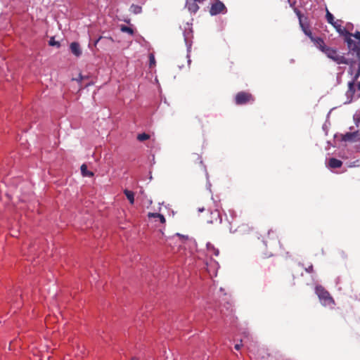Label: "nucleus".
I'll return each instance as SVG.
<instances>
[{"label": "nucleus", "mask_w": 360, "mask_h": 360, "mask_svg": "<svg viewBox=\"0 0 360 360\" xmlns=\"http://www.w3.org/2000/svg\"><path fill=\"white\" fill-rule=\"evenodd\" d=\"M226 8L224 4L219 0H216V1L212 4L210 10V13L212 15H214L221 13H224L226 11Z\"/></svg>", "instance_id": "7"}, {"label": "nucleus", "mask_w": 360, "mask_h": 360, "mask_svg": "<svg viewBox=\"0 0 360 360\" xmlns=\"http://www.w3.org/2000/svg\"><path fill=\"white\" fill-rule=\"evenodd\" d=\"M120 30L123 32H127V33H128V34H129L131 35L134 34L133 29L129 27H127V26H125V25H122L121 27H120Z\"/></svg>", "instance_id": "23"}, {"label": "nucleus", "mask_w": 360, "mask_h": 360, "mask_svg": "<svg viewBox=\"0 0 360 360\" xmlns=\"http://www.w3.org/2000/svg\"><path fill=\"white\" fill-rule=\"evenodd\" d=\"M71 52L77 57L82 55L80 46L77 42H72L70 46Z\"/></svg>", "instance_id": "11"}, {"label": "nucleus", "mask_w": 360, "mask_h": 360, "mask_svg": "<svg viewBox=\"0 0 360 360\" xmlns=\"http://www.w3.org/2000/svg\"><path fill=\"white\" fill-rule=\"evenodd\" d=\"M264 243L266 248L276 249L280 245L278 236L275 231H269L267 236L264 238Z\"/></svg>", "instance_id": "5"}, {"label": "nucleus", "mask_w": 360, "mask_h": 360, "mask_svg": "<svg viewBox=\"0 0 360 360\" xmlns=\"http://www.w3.org/2000/svg\"><path fill=\"white\" fill-rule=\"evenodd\" d=\"M354 119L356 123L360 122V114H356L354 117Z\"/></svg>", "instance_id": "28"}, {"label": "nucleus", "mask_w": 360, "mask_h": 360, "mask_svg": "<svg viewBox=\"0 0 360 360\" xmlns=\"http://www.w3.org/2000/svg\"><path fill=\"white\" fill-rule=\"evenodd\" d=\"M101 39V37H100L99 39H98L96 41H95V46L97 44V43L98 42V41Z\"/></svg>", "instance_id": "33"}, {"label": "nucleus", "mask_w": 360, "mask_h": 360, "mask_svg": "<svg viewBox=\"0 0 360 360\" xmlns=\"http://www.w3.org/2000/svg\"><path fill=\"white\" fill-rule=\"evenodd\" d=\"M131 360H139V359H136V357H132Z\"/></svg>", "instance_id": "34"}, {"label": "nucleus", "mask_w": 360, "mask_h": 360, "mask_svg": "<svg viewBox=\"0 0 360 360\" xmlns=\"http://www.w3.org/2000/svg\"><path fill=\"white\" fill-rule=\"evenodd\" d=\"M207 253L210 256L214 255V256L217 257L219 254V250L215 248V247L210 243H208L207 244Z\"/></svg>", "instance_id": "15"}, {"label": "nucleus", "mask_w": 360, "mask_h": 360, "mask_svg": "<svg viewBox=\"0 0 360 360\" xmlns=\"http://www.w3.org/2000/svg\"><path fill=\"white\" fill-rule=\"evenodd\" d=\"M149 138H150V136L146 133L139 134L137 136V139L139 141H144L146 140H148Z\"/></svg>", "instance_id": "24"}, {"label": "nucleus", "mask_w": 360, "mask_h": 360, "mask_svg": "<svg viewBox=\"0 0 360 360\" xmlns=\"http://www.w3.org/2000/svg\"><path fill=\"white\" fill-rule=\"evenodd\" d=\"M342 162L338 159L332 158H330L328 160V166L330 168H333V169L340 168L342 167Z\"/></svg>", "instance_id": "13"}, {"label": "nucleus", "mask_w": 360, "mask_h": 360, "mask_svg": "<svg viewBox=\"0 0 360 360\" xmlns=\"http://www.w3.org/2000/svg\"><path fill=\"white\" fill-rule=\"evenodd\" d=\"M49 44L51 46H56L57 47H59L60 46V42L58 41H56L53 37H51L49 40Z\"/></svg>", "instance_id": "26"}, {"label": "nucleus", "mask_w": 360, "mask_h": 360, "mask_svg": "<svg viewBox=\"0 0 360 360\" xmlns=\"http://www.w3.org/2000/svg\"><path fill=\"white\" fill-rule=\"evenodd\" d=\"M148 217L149 218H152V217H159V220L162 223V224H165L166 220H165V217L161 214H159V213H152V212H149L148 214Z\"/></svg>", "instance_id": "20"}, {"label": "nucleus", "mask_w": 360, "mask_h": 360, "mask_svg": "<svg viewBox=\"0 0 360 360\" xmlns=\"http://www.w3.org/2000/svg\"><path fill=\"white\" fill-rule=\"evenodd\" d=\"M305 271L307 273H312L314 271V267L313 265L311 264L307 267H305Z\"/></svg>", "instance_id": "27"}, {"label": "nucleus", "mask_w": 360, "mask_h": 360, "mask_svg": "<svg viewBox=\"0 0 360 360\" xmlns=\"http://www.w3.org/2000/svg\"><path fill=\"white\" fill-rule=\"evenodd\" d=\"M204 210H205L204 207L199 208L198 212H201L204 211Z\"/></svg>", "instance_id": "32"}, {"label": "nucleus", "mask_w": 360, "mask_h": 360, "mask_svg": "<svg viewBox=\"0 0 360 360\" xmlns=\"http://www.w3.org/2000/svg\"><path fill=\"white\" fill-rule=\"evenodd\" d=\"M189 162L191 163H195L198 167L202 172L205 171V167L203 165L201 156L198 153H193L189 157Z\"/></svg>", "instance_id": "8"}, {"label": "nucleus", "mask_w": 360, "mask_h": 360, "mask_svg": "<svg viewBox=\"0 0 360 360\" xmlns=\"http://www.w3.org/2000/svg\"><path fill=\"white\" fill-rule=\"evenodd\" d=\"M326 18L328 22L330 23V25H333V23L335 22L334 20V16L328 11V9H326Z\"/></svg>", "instance_id": "22"}, {"label": "nucleus", "mask_w": 360, "mask_h": 360, "mask_svg": "<svg viewBox=\"0 0 360 360\" xmlns=\"http://www.w3.org/2000/svg\"><path fill=\"white\" fill-rule=\"evenodd\" d=\"M81 172L84 176H93L94 173L87 169V166L85 164L81 166Z\"/></svg>", "instance_id": "19"}, {"label": "nucleus", "mask_w": 360, "mask_h": 360, "mask_svg": "<svg viewBox=\"0 0 360 360\" xmlns=\"http://www.w3.org/2000/svg\"><path fill=\"white\" fill-rule=\"evenodd\" d=\"M323 53L330 59L335 62L338 65H348L350 68H353L356 60L352 58H347L344 55L340 53L336 48L327 46Z\"/></svg>", "instance_id": "1"}, {"label": "nucleus", "mask_w": 360, "mask_h": 360, "mask_svg": "<svg viewBox=\"0 0 360 360\" xmlns=\"http://www.w3.org/2000/svg\"><path fill=\"white\" fill-rule=\"evenodd\" d=\"M300 27H302V31L304 32V33L307 36L309 37V39H311L312 37H313V34H312V32L310 30L309 27L308 25H305L302 23V19H301V17L300 16Z\"/></svg>", "instance_id": "17"}, {"label": "nucleus", "mask_w": 360, "mask_h": 360, "mask_svg": "<svg viewBox=\"0 0 360 360\" xmlns=\"http://www.w3.org/2000/svg\"><path fill=\"white\" fill-rule=\"evenodd\" d=\"M352 37H354L355 39H356L359 41L358 43L356 42V46L358 51H354V50H349V51L352 52L356 53V57L358 58L359 63H360V32L356 31L354 34L352 33Z\"/></svg>", "instance_id": "10"}, {"label": "nucleus", "mask_w": 360, "mask_h": 360, "mask_svg": "<svg viewBox=\"0 0 360 360\" xmlns=\"http://www.w3.org/2000/svg\"><path fill=\"white\" fill-rule=\"evenodd\" d=\"M359 77L360 63L358 64V69L353 80L348 83V90L346 92V96L349 99V103L353 99H356L360 97V81L358 82Z\"/></svg>", "instance_id": "2"}, {"label": "nucleus", "mask_w": 360, "mask_h": 360, "mask_svg": "<svg viewBox=\"0 0 360 360\" xmlns=\"http://www.w3.org/2000/svg\"><path fill=\"white\" fill-rule=\"evenodd\" d=\"M316 293L319 298L321 303L325 307H331L335 305V300L323 286L316 287Z\"/></svg>", "instance_id": "4"}, {"label": "nucleus", "mask_w": 360, "mask_h": 360, "mask_svg": "<svg viewBox=\"0 0 360 360\" xmlns=\"http://www.w3.org/2000/svg\"><path fill=\"white\" fill-rule=\"evenodd\" d=\"M358 134V131L347 132L343 135L342 140L345 141H354Z\"/></svg>", "instance_id": "16"}, {"label": "nucleus", "mask_w": 360, "mask_h": 360, "mask_svg": "<svg viewBox=\"0 0 360 360\" xmlns=\"http://www.w3.org/2000/svg\"><path fill=\"white\" fill-rule=\"evenodd\" d=\"M193 2H192V3L187 1L186 6H187L189 11L195 13L198 11L199 6L197 4L198 1H195V0H193ZM204 0H202L201 1H198V3H201Z\"/></svg>", "instance_id": "14"}, {"label": "nucleus", "mask_w": 360, "mask_h": 360, "mask_svg": "<svg viewBox=\"0 0 360 360\" xmlns=\"http://www.w3.org/2000/svg\"><path fill=\"white\" fill-rule=\"evenodd\" d=\"M211 219L207 220L208 223L213 224L215 222H221V218L220 217L219 212L218 210H214V212H211Z\"/></svg>", "instance_id": "12"}, {"label": "nucleus", "mask_w": 360, "mask_h": 360, "mask_svg": "<svg viewBox=\"0 0 360 360\" xmlns=\"http://www.w3.org/2000/svg\"><path fill=\"white\" fill-rule=\"evenodd\" d=\"M177 236H178V237H179L180 238H183V239L186 238V239H188V237H184V236H181V235H180L179 233H178V234H177Z\"/></svg>", "instance_id": "31"}, {"label": "nucleus", "mask_w": 360, "mask_h": 360, "mask_svg": "<svg viewBox=\"0 0 360 360\" xmlns=\"http://www.w3.org/2000/svg\"><path fill=\"white\" fill-rule=\"evenodd\" d=\"M185 41H186V46L188 47V51H190V49H191V44L188 42V41L187 40V39L185 37Z\"/></svg>", "instance_id": "30"}, {"label": "nucleus", "mask_w": 360, "mask_h": 360, "mask_svg": "<svg viewBox=\"0 0 360 360\" xmlns=\"http://www.w3.org/2000/svg\"><path fill=\"white\" fill-rule=\"evenodd\" d=\"M124 193L126 195L127 198L129 200L130 204L133 205L134 203V192L125 189L124 191Z\"/></svg>", "instance_id": "18"}, {"label": "nucleus", "mask_w": 360, "mask_h": 360, "mask_svg": "<svg viewBox=\"0 0 360 360\" xmlns=\"http://www.w3.org/2000/svg\"><path fill=\"white\" fill-rule=\"evenodd\" d=\"M240 342H242V341L240 340ZM242 346H243L242 343L240 342V343H238V344L235 345L234 348L236 350H239L241 348Z\"/></svg>", "instance_id": "29"}, {"label": "nucleus", "mask_w": 360, "mask_h": 360, "mask_svg": "<svg viewBox=\"0 0 360 360\" xmlns=\"http://www.w3.org/2000/svg\"><path fill=\"white\" fill-rule=\"evenodd\" d=\"M332 25L335 28L339 34L344 37V41L347 44L349 50L358 51L356 46V41H354L352 38V33L345 27H342L338 23V22H335Z\"/></svg>", "instance_id": "3"}, {"label": "nucleus", "mask_w": 360, "mask_h": 360, "mask_svg": "<svg viewBox=\"0 0 360 360\" xmlns=\"http://www.w3.org/2000/svg\"><path fill=\"white\" fill-rule=\"evenodd\" d=\"M129 11L134 14H139L142 12V8L139 5L132 4L130 6Z\"/></svg>", "instance_id": "21"}, {"label": "nucleus", "mask_w": 360, "mask_h": 360, "mask_svg": "<svg viewBox=\"0 0 360 360\" xmlns=\"http://www.w3.org/2000/svg\"><path fill=\"white\" fill-rule=\"evenodd\" d=\"M312 42L315 44V46L321 51L325 50V49L328 46L326 45L323 39L321 37H314V36L310 39Z\"/></svg>", "instance_id": "9"}, {"label": "nucleus", "mask_w": 360, "mask_h": 360, "mask_svg": "<svg viewBox=\"0 0 360 360\" xmlns=\"http://www.w3.org/2000/svg\"><path fill=\"white\" fill-rule=\"evenodd\" d=\"M349 53H352V51H349V53H347V55H349ZM352 53H354V52H352Z\"/></svg>", "instance_id": "35"}, {"label": "nucleus", "mask_w": 360, "mask_h": 360, "mask_svg": "<svg viewBox=\"0 0 360 360\" xmlns=\"http://www.w3.org/2000/svg\"><path fill=\"white\" fill-rule=\"evenodd\" d=\"M155 59L154 54L153 53H150L149 54V66L150 68H152L155 65Z\"/></svg>", "instance_id": "25"}, {"label": "nucleus", "mask_w": 360, "mask_h": 360, "mask_svg": "<svg viewBox=\"0 0 360 360\" xmlns=\"http://www.w3.org/2000/svg\"><path fill=\"white\" fill-rule=\"evenodd\" d=\"M255 101L253 96L246 91H240L235 96V103L236 105H245L248 103H252Z\"/></svg>", "instance_id": "6"}]
</instances>
